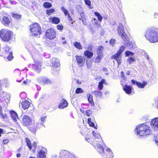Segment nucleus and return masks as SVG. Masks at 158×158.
<instances>
[{
	"label": "nucleus",
	"instance_id": "obj_1",
	"mask_svg": "<svg viewBox=\"0 0 158 158\" xmlns=\"http://www.w3.org/2000/svg\"><path fill=\"white\" fill-rule=\"evenodd\" d=\"M137 134L140 136H146L151 135L152 130L150 127L145 123L137 125L135 130Z\"/></svg>",
	"mask_w": 158,
	"mask_h": 158
},
{
	"label": "nucleus",
	"instance_id": "obj_2",
	"mask_svg": "<svg viewBox=\"0 0 158 158\" xmlns=\"http://www.w3.org/2000/svg\"><path fill=\"white\" fill-rule=\"evenodd\" d=\"M145 36L147 39L151 43L158 42V29H154L148 30Z\"/></svg>",
	"mask_w": 158,
	"mask_h": 158
},
{
	"label": "nucleus",
	"instance_id": "obj_3",
	"mask_svg": "<svg viewBox=\"0 0 158 158\" xmlns=\"http://www.w3.org/2000/svg\"><path fill=\"white\" fill-rule=\"evenodd\" d=\"M92 133L95 138V141H92L91 139H90V138L86 137L85 138V140L88 142L90 143L91 144L92 143L91 142H92L93 145L96 148L98 147V145L100 146L102 145H104V143L102 140L100 134L97 132H95L94 131H93Z\"/></svg>",
	"mask_w": 158,
	"mask_h": 158
},
{
	"label": "nucleus",
	"instance_id": "obj_4",
	"mask_svg": "<svg viewBox=\"0 0 158 158\" xmlns=\"http://www.w3.org/2000/svg\"><path fill=\"white\" fill-rule=\"evenodd\" d=\"M104 145V144L100 146L98 145V147L96 148L97 151L105 158H112L113 156L112 152L108 148L106 149L105 152L103 147Z\"/></svg>",
	"mask_w": 158,
	"mask_h": 158
},
{
	"label": "nucleus",
	"instance_id": "obj_5",
	"mask_svg": "<svg viewBox=\"0 0 158 158\" xmlns=\"http://www.w3.org/2000/svg\"><path fill=\"white\" fill-rule=\"evenodd\" d=\"M0 32V36L4 41H9L13 36V32L9 30L2 29Z\"/></svg>",
	"mask_w": 158,
	"mask_h": 158
},
{
	"label": "nucleus",
	"instance_id": "obj_6",
	"mask_svg": "<svg viewBox=\"0 0 158 158\" xmlns=\"http://www.w3.org/2000/svg\"><path fill=\"white\" fill-rule=\"evenodd\" d=\"M41 29L39 25L37 23H35L30 26V30L31 35L36 36L41 33Z\"/></svg>",
	"mask_w": 158,
	"mask_h": 158
},
{
	"label": "nucleus",
	"instance_id": "obj_7",
	"mask_svg": "<svg viewBox=\"0 0 158 158\" xmlns=\"http://www.w3.org/2000/svg\"><path fill=\"white\" fill-rule=\"evenodd\" d=\"M46 36L50 39H53L55 37V32L52 29H48L46 31Z\"/></svg>",
	"mask_w": 158,
	"mask_h": 158
},
{
	"label": "nucleus",
	"instance_id": "obj_8",
	"mask_svg": "<svg viewBox=\"0 0 158 158\" xmlns=\"http://www.w3.org/2000/svg\"><path fill=\"white\" fill-rule=\"evenodd\" d=\"M47 154V150L44 148L40 150L37 154V158H46Z\"/></svg>",
	"mask_w": 158,
	"mask_h": 158
},
{
	"label": "nucleus",
	"instance_id": "obj_9",
	"mask_svg": "<svg viewBox=\"0 0 158 158\" xmlns=\"http://www.w3.org/2000/svg\"><path fill=\"white\" fill-rule=\"evenodd\" d=\"M151 125L154 130L158 131V117L154 118L151 120Z\"/></svg>",
	"mask_w": 158,
	"mask_h": 158
},
{
	"label": "nucleus",
	"instance_id": "obj_10",
	"mask_svg": "<svg viewBox=\"0 0 158 158\" xmlns=\"http://www.w3.org/2000/svg\"><path fill=\"white\" fill-rule=\"evenodd\" d=\"M121 55L118 52L111 56V59L115 60L117 61L118 65H120L121 64Z\"/></svg>",
	"mask_w": 158,
	"mask_h": 158
},
{
	"label": "nucleus",
	"instance_id": "obj_11",
	"mask_svg": "<svg viewBox=\"0 0 158 158\" xmlns=\"http://www.w3.org/2000/svg\"><path fill=\"white\" fill-rule=\"evenodd\" d=\"M76 58L77 64L79 67H81L84 65L85 60L83 59L82 56H76Z\"/></svg>",
	"mask_w": 158,
	"mask_h": 158
},
{
	"label": "nucleus",
	"instance_id": "obj_12",
	"mask_svg": "<svg viewBox=\"0 0 158 158\" xmlns=\"http://www.w3.org/2000/svg\"><path fill=\"white\" fill-rule=\"evenodd\" d=\"M31 122V120L30 118L27 116L24 115L22 118V123L24 125L28 126Z\"/></svg>",
	"mask_w": 158,
	"mask_h": 158
},
{
	"label": "nucleus",
	"instance_id": "obj_13",
	"mask_svg": "<svg viewBox=\"0 0 158 158\" xmlns=\"http://www.w3.org/2000/svg\"><path fill=\"white\" fill-rule=\"evenodd\" d=\"M131 81L133 85H136L138 87L141 88H143L147 84V83L144 81L140 83L134 80H132Z\"/></svg>",
	"mask_w": 158,
	"mask_h": 158
},
{
	"label": "nucleus",
	"instance_id": "obj_14",
	"mask_svg": "<svg viewBox=\"0 0 158 158\" xmlns=\"http://www.w3.org/2000/svg\"><path fill=\"white\" fill-rule=\"evenodd\" d=\"M39 80L41 81L43 84H50L52 83L51 80L48 78L41 77L39 78Z\"/></svg>",
	"mask_w": 158,
	"mask_h": 158
},
{
	"label": "nucleus",
	"instance_id": "obj_15",
	"mask_svg": "<svg viewBox=\"0 0 158 158\" xmlns=\"http://www.w3.org/2000/svg\"><path fill=\"white\" fill-rule=\"evenodd\" d=\"M52 65L53 67H57L60 65V62L58 59L52 58L51 59Z\"/></svg>",
	"mask_w": 158,
	"mask_h": 158
},
{
	"label": "nucleus",
	"instance_id": "obj_16",
	"mask_svg": "<svg viewBox=\"0 0 158 158\" xmlns=\"http://www.w3.org/2000/svg\"><path fill=\"white\" fill-rule=\"evenodd\" d=\"M68 106V102L64 99H63L61 100L60 103L58 107L60 109H62L67 107Z\"/></svg>",
	"mask_w": 158,
	"mask_h": 158
},
{
	"label": "nucleus",
	"instance_id": "obj_17",
	"mask_svg": "<svg viewBox=\"0 0 158 158\" xmlns=\"http://www.w3.org/2000/svg\"><path fill=\"white\" fill-rule=\"evenodd\" d=\"M32 66V68L37 72H38L41 71V65L40 63L39 62L38 63H36V64H33Z\"/></svg>",
	"mask_w": 158,
	"mask_h": 158
},
{
	"label": "nucleus",
	"instance_id": "obj_18",
	"mask_svg": "<svg viewBox=\"0 0 158 158\" xmlns=\"http://www.w3.org/2000/svg\"><path fill=\"white\" fill-rule=\"evenodd\" d=\"M22 107L23 109L28 108L30 106V103L27 100L23 101L21 103Z\"/></svg>",
	"mask_w": 158,
	"mask_h": 158
},
{
	"label": "nucleus",
	"instance_id": "obj_19",
	"mask_svg": "<svg viewBox=\"0 0 158 158\" xmlns=\"http://www.w3.org/2000/svg\"><path fill=\"white\" fill-rule=\"evenodd\" d=\"M118 33L120 36H121L122 38L125 40L126 39L127 35L126 33L124 32L123 29L118 30Z\"/></svg>",
	"mask_w": 158,
	"mask_h": 158
},
{
	"label": "nucleus",
	"instance_id": "obj_20",
	"mask_svg": "<svg viewBox=\"0 0 158 158\" xmlns=\"http://www.w3.org/2000/svg\"><path fill=\"white\" fill-rule=\"evenodd\" d=\"M2 23L5 26H8L10 23V20L7 17L4 16L2 19Z\"/></svg>",
	"mask_w": 158,
	"mask_h": 158
},
{
	"label": "nucleus",
	"instance_id": "obj_21",
	"mask_svg": "<svg viewBox=\"0 0 158 158\" xmlns=\"http://www.w3.org/2000/svg\"><path fill=\"white\" fill-rule=\"evenodd\" d=\"M123 89L127 94H129L131 92V87L127 85H125V87H123Z\"/></svg>",
	"mask_w": 158,
	"mask_h": 158
},
{
	"label": "nucleus",
	"instance_id": "obj_22",
	"mask_svg": "<svg viewBox=\"0 0 158 158\" xmlns=\"http://www.w3.org/2000/svg\"><path fill=\"white\" fill-rule=\"evenodd\" d=\"M87 97L88 98V100L89 102L90 103L92 106L94 105V103L93 101V96L90 94H88L87 95Z\"/></svg>",
	"mask_w": 158,
	"mask_h": 158
},
{
	"label": "nucleus",
	"instance_id": "obj_23",
	"mask_svg": "<svg viewBox=\"0 0 158 158\" xmlns=\"http://www.w3.org/2000/svg\"><path fill=\"white\" fill-rule=\"evenodd\" d=\"M50 20L52 21V23L55 24L59 23L60 22V19L57 17H53L50 18Z\"/></svg>",
	"mask_w": 158,
	"mask_h": 158
},
{
	"label": "nucleus",
	"instance_id": "obj_24",
	"mask_svg": "<svg viewBox=\"0 0 158 158\" xmlns=\"http://www.w3.org/2000/svg\"><path fill=\"white\" fill-rule=\"evenodd\" d=\"M103 54H100L99 55H98V56L96 57L94 62L95 63H99L102 59L103 58Z\"/></svg>",
	"mask_w": 158,
	"mask_h": 158
},
{
	"label": "nucleus",
	"instance_id": "obj_25",
	"mask_svg": "<svg viewBox=\"0 0 158 158\" xmlns=\"http://www.w3.org/2000/svg\"><path fill=\"white\" fill-rule=\"evenodd\" d=\"M10 114L11 118L16 122L17 121V120L18 119V117L17 114L14 111L11 112Z\"/></svg>",
	"mask_w": 158,
	"mask_h": 158
},
{
	"label": "nucleus",
	"instance_id": "obj_26",
	"mask_svg": "<svg viewBox=\"0 0 158 158\" xmlns=\"http://www.w3.org/2000/svg\"><path fill=\"white\" fill-rule=\"evenodd\" d=\"M84 55L89 58H91L93 55V53L89 51H86L84 52Z\"/></svg>",
	"mask_w": 158,
	"mask_h": 158
},
{
	"label": "nucleus",
	"instance_id": "obj_27",
	"mask_svg": "<svg viewBox=\"0 0 158 158\" xmlns=\"http://www.w3.org/2000/svg\"><path fill=\"white\" fill-rule=\"evenodd\" d=\"M106 80L104 79H102L101 81L99 82L98 88L100 90H102L103 88V84L105 83Z\"/></svg>",
	"mask_w": 158,
	"mask_h": 158
},
{
	"label": "nucleus",
	"instance_id": "obj_28",
	"mask_svg": "<svg viewBox=\"0 0 158 158\" xmlns=\"http://www.w3.org/2000/svg\"><path fill=\"white\" fill-rule=\"evenodd\" d=\"M124 40L125 41V44L127 46L130 48L133 47V44L131 42H130L126 39Z\"/></svg>",
	"mask_w": 158,
	"mask_h": 158
},
{
	"label": "nucleus",
	"instance_id": "obj_29",
	"mask_svg": "<svg viewBox=\"0 0 158 158\" xmlns=\"http://www.w3.org/2000/svg\"><path fill=\"white\" fill-rule=\"evenodd\" d=\"M73 45L77 48L79 49H82V46L80 43L75 42L73 43Z\"/></svg>",
	"mask_w": 158,
	"mask_h": 158
},
{
	"label": "nucleus",
	"instance_id": "obj_30",
	"mask_svg": "<svg viewBox=\"0 0 158 158\" xmlns=\"http://www.w3.org/2000/svg\"><path fill=\"white\" fill-rule=\"evenodd\" d=\"M35 125V126L36 127V128L38 129L45 127V126L44 124L43 123L39 121L36 123Z\"/></svg>",
	"mask_w": 158,
	"mask_h": 158
},
{
	"label": "nucleus",
	"instance_id": "obj_31",
	"mask_svg": "<svg viewBox=\"0 0 158 158\" xmlns=\"http://www.w3.org/2000/svg\"><path fill=\"white\" fill-rule=\"evenodd\" d=\"M135 60L134 57H130L127 58V61L129 64H131L135 61Z\"/></svg>",
	"mask_w": 158,
	"mask_h": 158
},
{
	"label": "nucleus",
	"instance_id": "obj_32",
	"mask_svg": "<svg viewBox=\"0 0 158 158\" xmlns=\"http://www.w3.org/2000/svg\"><path fill=\"white\" fill-rule=\"evenodd\" d=\"M94 14L97 17L98 20L100 22H101L102 19V17L100 13L98 12H95Z\"/></svg>",
	"mask_w": 158,
	"mask_h": 158
},
{
	"label": "nucleus",
	"instance_id": "obj_33",
	"mask_svg": "<svg viewBox=\"0 0 158 158\" xmlns=\"http://www.w3.org/2000/svg\"><path fill=\"white\" fill-rule=\"evenodd\" d=\"M26 141L27 146L29 149L31 150L32 149V146L30 140L28 138H26Z\"/></svg>",
	"mask_w": 158,
	"mask_h": 158
},
{
	"label": "nucleus",
	"instance_id": "obj_34",
	"mask_svg": "<svg viewBox=\"0 0 158 158\" xmlns=\"http://www.w3.org/2000/svg\"><path fill=\"white\" fill-rule=\"evenodd\" d=\"M88 123L90 126L94 128H96V127L94 123L91 121V118H89L88 119Z\"/></svg>",
	"mask_w": 158,
	"mask_h": 158
},
{
	"label": "nucleus",
	"instance_id": "obj_35",
	"mask_svg": "<svg viewBox=\"0 0 158 158\" xmlns=\"http://www.w3.org/2000/svg\"><path fill=\"white\" fill-rule=\"evenodd\" d=\"M77 8L78 10V12L80 13L81 16L84 15L83 12L82 11V9L80 5H78L77 6Z\"/></svg>",
	"mask_w": 158,
	"mask_h": 158
},
{
	"label": "nucleus",
	"instance_id": "obj_36",
	"mask_svg": "<svg viewBox=\"0 0 158 158\" xmlns=\"http://www.w3.org/2000/svg\"><path fill=\"white\" fill-rule=\"evenodd\" d=\"M103 48L102 46L99 47L97 49V54L99 55L101 54H103L102 52V51L103 50Z\"/></svg>",
	"mask_w": 158,
	"mask_h": 158
},
{
	"label": "nucleus",
	"instance_id": "obj_37",
	"mask_svg": "<svg viewBox=\"0 0 158 158\" xmlns=\"http://www.w3.org/2000/svg\"><path fill=\"white\" fill-rule=\"evenodd\" d=\"M125 48L126 47L125 46H122L120 47L119 50L117 52L121 55L122 53L124 51Z\"/></svg>",
	"mask_w": 158,
	"mask_h": 158
},
{
	"label": "nucleus",
	"instance_id": "obj_38",
	"mask_svg": "<svg viewBox=\"0 0 158 158\" xmlns=\"http://www.w3.org/2000/svg\"><path fill=\"white\" fill-rule=\"evenodd\" d=\"M134 53L129 51H127L125 52V56L126 57L130 56H133Z\"/></svg>",
	"mask_w": 158,
	"mask_h": 158
},
{
	"label": "nucleus",
	"instance_id": "obj_39",
	"mask_svg": "<svg viewBox=\"0 0 158 158\" xmlns=\"http://www.w3.org/2000/svg\"><path fill=\"white\" fill-rule=\"evenodd\" d=\"M84 93L83 90L80 88H77L75 91V93L77 94L82 93Z\"/></svg>",
	"mask_w": 158,
	"mask_h": 158
},
{
	"label": "nucleus",
	"instance_id": "obj_40",
	"mask_svg": "<svg viewBox=\"0 0 158 158\" xmlns=\"http://www.w3.org/2000/svg\"><path fill=\"white\" fill-rule=\"evenodd\" d=\"M61 10L64 13V14L65 16H67L68 14H69L67 10L65 9L64 7H61Z\"/></svg>",
	"mask_w": 158,
	"mask_h": 158
},
{
	"label": "nucleus",
	"instance_id": "obj_41",
	"mask_svg": "<svg viewBox=\"0 0 158 158\" xmlns=\"http://www.w3.org/2000/svg\"><path fill=\"white\" fill-rule=\"evenodd\" d=\"M44 6L45 8H48L52 6V4L48 2H45L44 4Z\"/></svg>",
	"mask_w": 158,
	"mask_h": 158
},
{
	"label": "nucleus",
	"instance_id": "obj_42",
	"mask_svg": "<svg viewBox=\"0 0 158 158\" xmlns=\"http://www.w3.org/2000/svg\"><path fill=\"white\" fill-rule=\"evenodd\" d=\"M37 128H36V127L35 126H35L33 127V126L30 127L29 128L30 131L33 132H35L36 131V130Z\"/></svg>",
	"mask_w": 158,
	"mask_h": 158
},
{
	"label": "nucleus",
	"instance_id": "obj_43",
	"mask_svg": "<svg viewBox=\"0 0 158 158\" xmlns=\"http://www.w3.org/2000/svg\"><path fill=\"white\" fill-rule=\"evenodd\" d=\"M87 66L88 69H89L92 65V62L89 60H86Z\"/></svg>",
	"mask_w": 158,
	"mask_h": 158
},
{
	"label": "nucleus",
	"instance_id": "obj_44",
	"mask_svg": "<svg viewBox=\"0 0 158 158\" xmlns=\"http://www.w3.org/2000/svg\"><path fill=\"white\" fill-rule=\"evenodd\" d=\"M95 94L97 97H101L102 96V93L99 91H94Z\"/></svg>",
	"mask_w": 158,
	"mask_h": 158
},
{
	"label": "nucleus",
	"instance_id": "obj_45",
	"mask_svg": "<svg viewBox=\"0 0 158 158\" xmlns=\"http://www.w3.org/2000/svg\"><path fill=\"white\" fill-rule=\"evenodd\" d=\"M54 10L53 9H51L50 10H47L46 11V13L48 15H50L52 14L54 12Z\"/></svg>",
	"mask_w": 158,
	"mask_h": 158
},
{
	"label": "nucleus",
	"instance_id": "obj_46",
	"mask_svg": "<svg viewBox=\"0 0 158 158\" xmlns=\"http://www.w3.org/2000/svg\"><path fill=\"white\" fill-rule=\"evenodd\" d=\"M141 54L142 55L144 56L145 57L147 58V59L148 60L149 58H148V54L146 52H145L143 50H142L141 51Z\"/></svg>",
	"mask_w": 158,
	"mask_h": 158
},
{
	"label": "nucleus",
	"instance_id": "obj_47",
	"mask_svg": "<svg viewBox=\"0 0 158 158\" xmlns=\"http://www.w3.org/2000/svg\"><path fill=\"white\" fill-rule=\"evenodd\" d=\"M13 17L15 19H19L21 18V15L16 14H13Z\"/></svg>",
	"mask_w": 158,
	"mask_h": 158
},
{
	"label": "nucleus",
	"instance_id": "obj_48",
	"mask_svg": "<svg viewBox=\"0 0 158 158\" xmlns=\"http://www.w3.org/2000/svg\"><path fill=\"white\" fill-rule=\"evenodd\" d=\"M9 55L7 57V59L9 60H10L12 59L13 57L12 56V53L11 52H9Z\"/></svg>",
	"mask_w": 158,
	"mask_h": 158
},
{
	"label": "nucleus",
	"instance_id": "obj_49",
	"mask_svg": "<svg viewBox=\"0 0 158 158\" xmlns=\"http://www.w3.org/2000/svg\"><path fill=\"white\" fill-rule=\"evenodd\" d=\"M46 118V116H44L42 117H41L40 118V120L39 121V122H41V123H44L45 121Z\"/></svg>",
	"mask_w": 158,
	"mask_h": 158
},
{
	"label": "nucleus",
	"instance_id": "obj_50",
	"mask_svg": "<svg viewBox=\"0 0 158 158\" xmlns=\"http://www.w3.org/2000/svg\"><path fill=\"white\" fill-rule=\"evenodd\" d=\"M85 3L90 8V7L91 6V2L89 0H84Z\"/></svg>",
	"mask_w": 158,
	"mask_h": 158
},
{
	"label": "nucleus",
	"instance_id": "obj_51",
	"mask_svg": "<svg viewBox=\"0 0 158 158\" xmlns=\"http://www.w3.org/2000/svg\"><path fill=\"white\" fill-rule=\"evenodd\" d=\"M116 42V41L114 39H111L110 40V44L112 46H113L115 44Z\"/></svg>",
	"mask_w": 158,
	"mask_h": 158
},
{
	"label": "nucleus",
	"instance_id": "obj_52",
	"mask_svg": "<svg viewBox=\"0 0 158 158\" xmlns=\"http://www.w3.org/2000/svg\"><path fill=\"white\" fill-rule=\"evenodd\" d=\"M86 113L87 116H89L91 114V111L89 110H88L86 111Z\"/></svg>",
	"mask_w": 158,
	"mask_h": 158
},
{
	"label": "nucleus",
	"instance_id": "obj_53",
	"mask_svg": "<svg viewBox=\"0 0 158 158\" xmlns=\"http://www.w3.org/2000/svg\"><path fill=\"white\" fill-rule=\"evenodd\" d=\"M57 28L58 30H61L63 29V26L60 25H58L57 26Z\"/></svg>",
	"mask_w": 158,
	"mask_h": 158
},
{
	"label": "nucleus",
	"instance_id": "obj_54",
	"mask_svg": "<svg viewBox=\"0 0 158 158\" xmlns=\"http://www.w3.org/2000/svg\"><path fill=\"white\" fill-rule=\"evenodd\" d=\"M31 146L35 150L37 146V143L35 142H34Z\"/></svg>",
	"mask_w": 158,
	"mask_h": 158
},
{
	"label": "nucleus",
	"instance_id": "obj_55",
	"mask_svg": "<svg viewBox=\"0 0 158 158\" xmlns=\"http://www.w3.org/2000/svg\"><path fill=\"white\" fill-rule=\"evenodd\" d=\"M93 23L96 25H98L99 23L98 21L96 19H94L93 20Z\"/></svg>",
	"mask_w": 158,
	"mask_h": 158
},
{
	"label": "nucleus",
	"instance_id": "obj_56",
	"mask_svg": "<svg viewBox=\"0 0 158 158\" xmlns=\"http://www.w3.org/2000/svg\"><path fill=\"white\" fill-rule=\"evenodd\" d=\"M123 25L122 24L120 23L118 26V30L123 29Z\"/></svg>",
	"mask_w": 158,
	"mask_h": 158
},
{
	"label": "nucleus",
	"instance_id": "obj_57",
	"mask_svg": "<svg viewBox=\"0 0 158 158\" xmlns=\"http://www.w3.org/2000/svg\"><path fill=\"white\" fill-rule=\"evenodd\" d=\"M120 76L124 80L126 79V77L124 75L123 72H121L120 73Z\"/></svg>",
	"mask_w": 158,
	"mask_h": 158
},
{
	"label": "nucleus",
	"instance_id": "obj_58",
	"mask_svg": "<svg viewBox=\"0 0 158 158\" xmlns=\"http://www.w3.org/2000/svg\"><path fill=\"white\" fill-rule=\"evenodd\" d=\"M67 15H68V18L69 20L71 22L73 20H72V19L71 18V17L69 15V14H68Z\"/></svg>",
	"mask_w": 158,
	"mask_h": 158
},
{
	"label": "nucleus",
	"instance_id": "obj_59",
	"mask_svg": "<svg viewBox=\"0 0 158 158\" xmlns=\"http://www.w3.org/2000/svg\"><path fill=\"white\" fill-rule=\"evenodd\" d=\"M0 115L1 116V117L2 119L5 118L6 117V115H4L2 113H0Z\"/></svg>",
	"mask_w": 158,
	"mask_h": 158
},
{
	"label": "nucleus",
	"instance_id": "obj_60",
	"mask_svg": "<svg viewBox=\"0 0 158 158\" xmlns=\"http://www.w3.org/2000/svg\"><path fill=\"white\" fill-rule=\"evenodd\" d=\"M9 142L8 139H5L3 140V143L4 144H7Z\"/></svg>",
	"mask_w": 158,
	"mask_h": 158
},
{
	"label": "nucleus",
	"instance_id": "obj_61",
	"mask_svg": "<svg viewBox=\"0 0 158 158\" xmlns=\"http://www.w3.org/2000/svg\"><path fill=\"white\" fill-rule=\"evenodd\" d=\"M155 142L156 144L158 145V134L156 136L155 139Z\"/></svg>",
	"mask_w": 158,
	"mask_h": 158
},
{
	"label": "nucleus",
	"instance_id": "obj_62",
	"mask_svg": "<svg viewBox=\"0 0 158 158\" xmlns=\"http://www.w3.org/2000/svg\"><path fill=\"white\" fill-rule=\"evenodd\" d=\"M81 19L82 21L83 22V24L85 25L86 24V23L85 22H84V15H82V16H81Z\"/></svg>",
	"mask_w": 158,
	"mask_h": 158
},
{
	"label": "nucleus",
	"instance_id": "obj_63",
	"mask_svg": "<svg viewBox=\"0 0 158 158\" xmlns=\"http://www.w3.org/2000/svg\"><path fill=\"white\" fill-rule=\"evenodd\" d=\"M10 48L8 47H6L5 48V50L6 52H8L10 50Z\"/></svg>",
	"mask_w": 158,
	"mask_h": 158
},
{
	"label": "nucleus",
	"instance_id": "obj_64",
	"mask_svg": "<svg viewBox=\"0 0 158 158\" xmlns=\"http://www.w3.org/2000/svg\"><path fill=\"white\" fill-rule=\"evenodd\" d=\"M92 48V46L90 45H89L88 47V50H91Z\"/></svg>",
	"mask_w": 158,
	"mask_h": 158
}]
</instances>
